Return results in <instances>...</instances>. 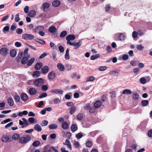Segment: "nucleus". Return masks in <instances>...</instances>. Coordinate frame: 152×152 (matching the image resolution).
Listing matches in <instances>:
<instances>
[{
    "instance_id": "obj_1",
    "label": "nucleus",
    "mask_w": 152,
    "mask_h": 152,
    "mask_svg": "<svg viewBox=\"0 0 152 152\" xmlns=\"http://www.w3.org/2000/svg\"><path fill=\"white\" fill-rule=\"evenodd\" d=\"M31 139V137L28 135H26L24 137H21L19 141V142L22 144H26Z\"/></svg>"
},
{
    "instance_id": "obj_2",
    "label": "nucleus",
    "mask_w": 152,
    "mask_h": 152,
    "mask_svg": "<svg viewBox=\"0 0 152 152\" xmlns=\"http://www.w3.org/2000/svg\"><path fill=\"white\" fill-rule=\"evenodd\" d=\"M34 85L36 87H39L44 83L43 79L41 78H39L35 79L33 83Z\"/></svg>"
},
{
    "instance_id": "obj_3",
    "label": "nucleus",
    "mask_w": 152,
    "mask_h": 152,
    "mask_svg": "<svg viewBox=\"0 0 152 152\" xmlns=\"http://www.w3.org/2000/svg\"><path fill=\"white\" fill-rule=\"evenodd\" d=\"M22 37L25 40H31L34 38V36L31 34L25 33L23 35Z\"/></svg>"
},
{
    "instance_id": "obj_4",
    "label": "nucleus",
    "mask_w": 152,
    "mask_h": 152,
    "mask_svg": "<svg viewBox=\"0 0 152 152\" xmlns=\"http://www.w3.org/2000/svg\"><path fill=\"white\" fill-rule=\"evenodd\" d=\"M2 141L3 142H10L12 141V139L10 136L4 135L1 138Z\"/></svg>"
},
{
    "instance_id": "obj_5",
    "label": "nucleus",
    "mask_w": 152,
    "mask_h": 152,
    "mask_svg": "<svg viewBox=\"0 0 152 152\" xmlns=\"http://www.w3.org/2000/svg\"><path fill=\"white\" fill-rule=\"evenodd\" d=\"M50 6V4L47 2L44 3L42 5V7L43 12H47L48 11V8Z\"/></svg>"
},
{
    "instance_id": "obj_6",
    "label": "nucleus",
    "mask_w": 152,
    "mask_h": 152,
    "mask_svg": "<svg viewBox=\"0 0 152 152\" xmlns=\"http://www.w3.org/2000/svg\"><path fill=\"white\" fill-rule=\"evenodd\" d=\"M9 49L6 48H3L0 50V53L3 56H6L8 54Z\"/></svg>"
},
{
    "instance_id": "obj_7",
    "label": "nucleus",
    "mask_w": 152,
    "mask_h": 152,
    "mask_svg": "<svg viewBox=\"0 0 152 152\" xmlns=\"http://www.w3.org/2000/svg\"><path fill=\"white\" fill-rule=\"evenodd\" d=\"M29 94L31 95H34L36 94L37 93V90L34 88H30L28 90Z\"/></svg>"
},
{
    "instance_id": "obj_8",
    "label": "nucleus",
    "mask_w": 152,
    "mask_h": 152,
    "mask_svg": "<svg viewBox=\"0 0 152 152\" xmlns=\"http://www.w3.org/2000/svg\"><path fill=\"white\" fill-rule=\"evenodd\" d=\"M50 92L52 93L60 94H63V91L61 89H54L51 90Z\"/></svg>"
},
{
    "instance_id": "obj_9",
    "label": "nucleus",
    "mask_w": 152,
    "mask_h": 152,
    "mask_svg": "<svg viewBox=\"0 0 152 152\" xmlns=\"http://www.w3.org/2000/svg\"><path fill=\"white\" fill-rule=\"evenodd\" d=\"M56 73L54 71L50 72L48 75V78L49 80L53 79L55 77Z\"/></svg>"
},
{
    "instance_id": "obj_10",
    "label": "nucleus",
    "mask_w": 152,
    "mask_h": 152,
    "mask_svg": "<svg viewBox=\"0 0 152 152\" xmlns=\"http://www.w3.org/2000/svg\"><path fill=\"white\" fill-rule=\"evenodd\" d=\"M102 104V103L101 101L97 100L94 103V105L95 108H97L101 106Z\"/></svg>"
},
{
    "instance_id": "obj_11",
    "label": "nucleus",
    "mask_w": 152,
    "mask_h": 152,
    "mask_svg": "<svg viewBox=\"0 0 152 152\" xmlns=\"http://www.w3.org/2000/svg\"><path fill=\"white\" fill-rule=\"evenodd\" d=\"M20 97L23 101H26L28 99V96L25 93H23L21 94L20 95Z\"/></svg>"
},
{
    "instance_id": "obj_12",
    "label": "nucleus",
    "mask_w": 152,
    "mask_h": 152,
    "mask_svg": "<svg viewBox=\"0 0 152 152\" xmlns=\"http://www.w3.org/2000/svg\"><path fill=\"white\" fill-rule=\"evenodd\" d=\"M42 66V64L41 62L37 63L34 66L35 69L36 70H39Z\"/></svg>"
},
{
    "instance_id": "obj_13",
    "label": "nucleus",
    "mask_w": 152,
    "mask_h": 152,
    "mask_svg": "<svg viewBox=\"0 0 152 152\" xmlns=\"http://www.w3.org/2000/svg\"><path fill=\"white\" fill-rule=\"evenodd\" d=\"M57 66L58 69L61 71L63 72L65 70V68L63 65L61 63H58Z\"/></svg>"
},
{
    "instance_id": "obj_14",
    "label": "nucleus",
    "mask_w": 152,
    "mask_h": 152,
    "mask_svg": "<svg viewBox=\"0 0 152 152\" xmlns=\"http://www.w3.org/2000/svg\"><path fill=\"white\" fill-rule=\"evenodd\" d=\"M63 144L67 146V147L70 150H71L72 149V146L71 143L68 139H66L65 140V142Z\"/></svg>"
},
{
    "instance_id": "obj_15",
    "label": "nucleus",
    "mask_w": 152,
    "mask_h": 152,
    "mask_svg": "<svg viewBox=\"0 0 152 152\" xmlns=\"http://www.w3.org/2000/svg\"><path fill=\"white\" fill-rule=\"evenodd\" d=\"M49 67L47 66H43L41 69V71L42 73L43 74H46L49 71Z\"/></svg>"
},
{
    "instance_id": "obj_16",
    "label": "nucleus",
    "mask_w": 152,
    "mask_h": 152,
    "mask_svg": "<svg viewBox=\"0 0 152 152\" xmlns=\"http://www.w3.org/2000/svg\"><path fill=\"white\" fill-rule=\"evenodd\" d=\"M29 58L28 57L24 56L21 61V64H26Z\"/></svg>"
},
{
    "instance_id": "obj_17",
    "label": "nucleus",
    "mask_w": 152,
    "mask_h": 152,
    "mask_svg": "<svg viewBox=\"0 0 152 152\" xmlns=\"http://www.w3.org/2000/svg\"><path fill=\"white\" fill-rule=\"evenodd\" d=\"M40 75V72L39 71H36L34 72L32 74V76L34 77L37 78Z\"/></svg>"
},
{
    "instance_id": "obj_18",
    "label": "nucleus",
    "mask_w": 152,
    "mask_h": 152,
    "mask_svg": "<svg viewBox=\"0 0 152 152\" xmlns=\"http://www.w3.org/2000/svg\"><path fill=\"white\" fill-rule=\"evenodd\" d=\"M61 2L58 0H55L52 3V5L54 7H58L60 4Z\"/></svg>"
},
{
    "instance_id": "obj_19",
    "label": "nucleus",
    "mask_w": 152,
    "mask_h": 152,
    "mask_svg": "<svg viewBox=\"0 0 152 152\" xmlns=\"http://www.w3.org/2000/svg\"><path fill=\"white\" fill-rule=\"evenodd\" d=\"M69 124L66 121H64L61 124V126L63 129H66L69 127Z\"/></svg>"
},
{
    "instance_id": "obj_20",
    "label": "nucleus",
    "mask_w": 152,
    "mask_h": 152,
    "mask_svg": "<svg viewBox=\"0 0 152 152\" xmlns=\"http://www.w3.org/2000/svg\"><path fill=\"white\" fill-rule=\"evenodd\" d=\"M57 30L56 27L54 26H51L49 27L48 29L49 31L51 33H53Z\"/></svg>"
},
{
    "instance_id": "obj_21",
    "label": "nucleus",
    "mask_w": 152,
    "mask_h": 152,
    "mask_svg": "<svg viewBox=\"0 0 152 152\" xmlns=\"http://www.w3.org/2000/svg\"><path fill=\"white\" fill-rule=\"evenodd\" d=\"M20 138V135L18 133L14 134L12 137V139L15 140H19Z\"/></svg>"
},
{
    "instance_id": "obj_22",
    "label": "nucleus",
    "mask_w": 152,
    "mask_h": 152,
    "mask_svg": "<svg viewBox=\"0 0 152 152\" xmlns=\"http://www.w3.org/2000/svg\"><path fill=\"white\" fill-rule=\"evenodd\" d=\"M34 129L38 132H40L42 130L41 126L39 124H36L34 126Z\"/></svg>"
},
{
    "instance_id": "obj_23",
    "label": "nucleus",
    "mask_w": 152,
    "mask_h": 152,
    "mask_svg": "<svg viewBox=\"0 0 152 152\" xmlns=\"http://www.w3.org/2000/svg\"><path fill=\"white\" fill-rule=\"evenodd\" d=\"M36 14V13L35 11L34 10H32L29 11L28 14V15L32 18L34 17L35 16Z\"/></svg>"
},
{
    "instance_id": "obj_24",
    "label": "nucleus",
    "mask_w": 152,
    "mask_h": 152,
    "mask_svg": "<svg viewBox=\"0 0 152 152\" xmlns=\"http://www.w3.org/2000/svg\"><path fill=\"white\" fill-rule=\"evenodd\" d=\"M44 29L43 26H39L36 27L34 29V31L35 32H38V31H42Z\"/></svg>"
},
{
    "instance_id": "obj_25",
    "label": "nucleus",
    "mask_w": 152,
    "mask_h": 152,
    "mask_svg": "<svg viewBox=\"0 0 152 152\" xmlns=\"http://www.w3.org/2000/svg\"><path fill=\"white\" fill-rule=\"evenodd\" d=\"M75 36L73 34H69L66 37V39L73 40L75 39Z\"/></svg>"
},
{
    "instance_id": "obj_26",
    "label": "nucleus",
    "mask_w": 152,
    "mask_h": 152,
    "mask_svg": "<svg viewBox=\"0 0 152 152\" xmlns=\"http://www.w3.org/2000/svg\"><path fill=\"white\" fill-rule=\"evenodd\" d=\"M76 109V107L75 106H73L69 109V113L71 115L73 114L75 111Z\"/></svg>"
},
{
    "instance_id": "obj_27",
    "label": "nucleus",
    "mask_w": 152,
    "mask_h": 152,
    "mask_svg": "<svg viewBox=\"0 0 152 152\" xmlns=\"http://www.w3.org/2000/svg\"><path fill=\"white\" fill-rule=\"evenodd\" d=\"M28 112L26 110H24L23 112H19L18 114V115L21 117L23 116V115H26L28 114Z\"/></svg>"
},
{
    "instance_id": "obj_28",
    "label": "nucleus",
    "mask_w": 152,
    "mask_h": 152,
    "mask_svg": "<svg viewBox=\"0 0 152 152\" xmlns=\"http://www.w3.org/2000/svg\"><path fill=\"white\" fill-rule=\"evenodd\" d=\"M35 61V58H31L27 62V66H31L34 63Z\"/></svg>"
},
{
    "instance_id": "obj_29",
    "label": "nucleus",
    "mask_w": 152,
    "mask_h": 152,
    "mask_svg": "<svg viewBox=\"0 0 152 152\" xmlns=\"http://www.w3.org/2000/svg\"><path fill=\"white\" fill-rule=\"evenodd\" d=\"M10 56L12 57H15L16 55L17 52L14 49H12L10 51Z\"/></svg>"
},
{
    "instance_id": "obj_30",
    "label": "nucleus",
    "mask_w": 152,
    "mask_h": 152,
    "mask_svg": "<svg viewBox=\"0 0 152 152\" xmlns=\"http://www.w3.org/2000/svg\"><path fill=\"white\" fill-rule=\"evenodd\" d=\"M58 126L56 124H52L48 126L49 128L50 129H54L57 128Z\"/></svg>"
},
{
    "instance_id": "obj_31",
    "label": "nucleus",
    "mask_w": 152,
    "mask_h": 152,
    "mask_svg": "<svg viewBox=\"0 0 152 152\" xmlns=\"http://www.w3.org/2000/svg\"><path fill=\"white\" fill-rule=\"evenodd\" d=\"M8 103L9 105L12 106L14 104V101L12 97L9 98L7 100Z\"/></svg>"
},
{
    "instance_id": "obj_32",
    "label": "nucleus",
    "mask_w": 152,
    "mask_h": 152,
    "mask_svg": "<svg viewBox=\"0 0 152 152\" xmlns=\"http://www.w3.org/2000/svg\"><path fill=\"white\" fill-rule=\"evenodd\" d=\"M122 93L123 94L129 95L132 93V91L129 89H126L123 91Z\"/></svg>"
},
{
    "instance_id": "obj_33",
    "label": "nucleus",
    "mask_w": 152,
    "mask_h": 152,
    "mask_svg": "<svg viewBox=\"0 0 152 152\" xmlns=\"http://www.w3.org/2000/svg\"><path fill=\"white\" fill-rule=\"evenodd\" d=\"M82 42V41L80 40L76 42L75 46L74 49L75 50L77 49L81 45Z\"/></svg>"
},
{
    "instance_id": "obj_34",
    "label": "nucleus",
    "mask_w": 152,
    "mask_h": 152,
    "mask_svg": "<svg viewBox=\"0 0 152 152\" xmlns=\"http://www.w3.org/2000/svg\"><path fill=\"white\" fill-rule=\"evenodd\" d=\"M71 129L72 131L74 132L77 130V125L73 124L72 125L71 127Z\"/></svg>"
},
{
    "instance_id": "obj_35",
    "label": "nucleus",
    "mask_w": 152,
    "mask_h": 152,
    "mask_svg": "<svg viewBox=\"0 0 152 152\" xmlns=\"http://www.w3.org/2000/svg\"><path fill=\"white\" fill-rule=\"evenodd\" d=\"M99 57L100 55L99 54H96L91 56L90 57V59L91 60H94L99 58Z\"/></svg>"
},
{
    "instance_id": "obj_36",
    "label": "nucleus",
    "mask_w": 152,
    "mask_h": 152,
    "mask_svg": "<svg viewBox=\"0 0 152 152\" xmlns=\"http://www.w3.org/2000/svg\"><path fill=\"white\" fill-rule=\"evenodd\" d=\"M125 36L122 33H120L118 35V39L121 41L124 40V39Z\"/></svg>"
},
{
    "instance_id": "obj_37",
    "label": "nucleus",
    "mask_w": 152,
    "mask_h": 152,
    "mask_svg": "<svg viewBox=\"0 0 152 152\" xmlns=\"http://www.w3.org/2000/svg\"><path fill=\"white\" fill-rule=\"evenodd\" d=\"M34 40L35 42H38L39 43L42 44L44 45L45 44V41L44 40H42V39L37 38L35 39Z\"/></svg>"
},
{
    "instance_id": "obj_38",
    "label": "nucleus",
    "mask_w": 152,
    "mask_h": 152,
    "mask_svg": "<svg viewBox=\"0 0 152 152\" xmlns=\"http://www.w3.org/2000/svg\"><path fill=\"white\" fill-rule=\"evenodd\" d=\"M28 49L27 48H26L23 52L24 56L28 57H30V55L28 53Z\"/></svg>"
},
{
    "instance_id": "obj_39",
    "label": "nucleus",
    "mask_w": 152,
    "mask_h": 152,
    "mask_svg": "<svg viewBox=\"0 0 152 152\" xmlns=\"http://www.w3.org/2000/svg\"><path fill=\"white\" fill-rule=\"evenodd\" d=\"M65 58L66 60H68L70 58L69 55V49L67 48L66 51V53L65 55Z\"/></svg>"
},
{
    "instance_id": "obj_40",
    "label": "nucleus",
    "mask_w": 152,
    "mask_h": 152,
    "mask_svg": "<svg viewBox=\"0 0 152 152\" xmlns=\"http://www.w3.org/2000/svg\"><path fill=\"white\" fill-rule=\"evenodd\" d=\"M67 34V31H63L61 32L60 35V37L61 38L64 37Z\"/></svg>"
},
{
    "instance_id": "obj_41",
    "label": "nucleus",
    "mask_w": 152,
    "mask_h": 152,
    "mask_svg": "<svg viewBox=\"0 0 152 152\" xmlns=\"http://www.w3.org/2000/svg\"><path fill=\"white\" fill-rule=\"evenodd\" d=\"M139 97V94L137 93H135L133 94L132 99L134 100H137Z\"/></svg>"
},
{
    "instance_id": "obj_42",
    "label": "nucleus",
    "mask_w": 152,
    "mask_h": 152,
    "mask_svg": "<svg viewBox=\"0 0 152 152\" xmlns=\"http://www.w3.org/2000/svg\"><path fill=\"white\" fill-rule=\"evenodd\" d=\"M40 144V142L38 140H36L34 141L32 143V145L35 147L39 146Z\"/></svg>"
},
{
    "instance_id": "obj_43",
    "label": "nucleus",
    "mask_w": 152,
    "mask_h": 152,
    "mask_svg": "<svg viewBox=\"0 0 152 152\" xmlns=\"http://www.w3.org/2000/svg\"><path fill=\"white\" fill-rule=\"evenodd\" d=\"M149 103V102L148 100H143L141 102V104L142 105L144 106H147Z\"/></svg>"
},
{
    "instance_id": "obj_44",
    "label": "nucleus",
    "mask_w": 152,
    "mask_h": 152,
    "mask_svg": "<svg viewBox=\"0 0 152 152\" xmlns=\"http://www.w3.org/2000/svg\"><path fill=\"white\" fill-rule=\"evenodd\" d=\"M14 99L16 102H19L20 100V97L18 95H15L14 97Z\"/></svg>"
},
{
    "instance_id": "obj_45",
    "label": "nucleus",
    "mask_w": 152,
    "mask_h": 152,
    "mask_svg": "<svg viewBox=\"0 0 152 152\" xmlns=\"http://www.w3.org/2000/svg\"><path fill=\"white\" fill-rule=\"evenodd\" d=\"M23 52H20L18 54L17 58L18 60H19L20 59H21L23 57Z\"/></svg>"
},
{
    "instance_id": "obj_46",
    "label": "nucleus",
    "mask_w": 152,
    "mask_h": 152,
    "mask_svg": "<svg viewBox=\"0 0 152 152\" xmlns=\"http://www.w3.org/2000/svg\"><path fill=\"white\" fill-rule=\"evenodd\" d=\"M48 123V121L47 120H44L42 121L40 124V125L42 126H47Z\"/></svg>"
},
{
    "instance_id": "obj_47",
    "label": "nucleus",
    "mask_w": 152,
    "mask_h": 152,
    "mask_svg": "<svg viewBox=\"0 0 152 152\" xmlns=\"http://www.w3.org/2000/svg\"><path fill=\"white\" fill-rule=\"evenodd\" d=\"M140 83L142 84H145L146 82V79L144 77L140 78Z\"/></svg>"
},
{
    "instance_id": "obj_48",
    "label": "nucleus",
    "mask_w": 152,
    "mask_h": 152,
    "mask_svg": "<svg viewBox=\"0 0 152 152\" xmlns=\"http://www.w3.org/2000/svg\"><path fill=\"white\" fill-rule=\"evenodd\" d=\"M45 150L47 151V152H52V148L51 147H49L48 146H46L45 147Z\"/></svg>"
},
{
    "instance_id": "obj_49",
    "label": "nucleus",
    "mask_w": 152,
    "mask_h": 152,
    "mask_svg": "<svg viewBox=\"0 0 152 152\" xmlns=\"http://www.w3.org/2000/svg\"><path fill=\"white\" fill-rule=\"evenodd\" d=\"M47 96V94L46 93H43L41 94L38 97L39 98H42L46 97Z\"/></svg>"
},
{
    "instance_id": "obj_50",
    "label": "nucleus",
    "mask_w": 152,
    "mask_h": 152,
    "mask_svg": "<svg viewBox=\"0 0 152 152\" xmlns=\"http://www.w3.org/2000/svg\"><path fill=\"white\" fill-rule=\"evenodd\" d=\"M96 110V108L94 107H92L90 108L89 109V112L90 113H94Z\"/></svg>"
},
{
    "instance_id": "obj_51",
    "label": "nucleus",
    "mask_w": 152,
    "mask_h": 152,
    "mask_svg": "<svg viewBox=\"0 0 152 152\" xmlns=\"http://www.w3.org/2000/svg\"><path fill=\"white\" fill-rule=\"evenodd\" d=\"M86 146L88 148L91 147L92 145V142L89 140H88L86 142Z\"/></svg>"
},
{
    "instance_id": "obj_52",
    "label": "nucleus",
    "mask_w": 152,
    "mask_h": 152,
    "mask_svg": "<svg viewBox=\"0 0 152 152\" xmlns=\"http://www.w3.org/2000/svg\"><path fill=\"white\" fill-rule=\"evenodd\" d=\"M122 58L124 61H125L128 59V56L127 54H125L123 55Z\"/></svg>"
},
{
    "instance_id": "obj_53",
    "label": "nucleus",
    "mask_w": 152,
    "mask_h": 152,
    "mask_svg": "<svg viewBox=\"0 0 152 152\" xmlns=\"http://www.w3.org/2000/svg\"><path fill=\"white\" fill-rule=\"evenodd\" d=\"M23 32V30L22 29L18 28L16 30V32L18 34H21Z\"/></svg>"
},
{
    "instance_id": "obj_54",
    "label": "nucleus",
    "mask_w": 152,
    "mask_h": 152,
    "mask_svg": "<svg viewBox=\"0 0 152 152\" xmlns=\"http://www.w3.org/2000/svg\"><path fill=\"white\" fill-rule=\"evenodd\" d=\"M83 115L81 113L78 114L77 116V119L78 120H81L83 118Z\"/></svg>"
},
{
    "instance_id": "obj_55",
    "label": "nucleus",
    "mask_w": 152,
    "mask_h": 152,
    "mask_svg": "<svg viewBox=\"0 0 152 152\" xmlns=\"http://www.w3.org/2000/svg\"><path fill=\"white\" fill-rule=\"evenodd\" d=\"M110 8V7L109 4H107L105 7V11L106 12H109Z\"/></svg>"
},
{
    "instance_id": "obj_56",
    "label": "nucleus",
    "mask_w": 152,
    "mask_h": 152,
    "mask_svg": "<svg viewBox=\"0 0 152 152\" xmlns=\"http://www.w3.org/2000/svg\"><path fill=\"white\" fill-rule=\"evenodd\" d=\"M137 48L139 50H142L143 49L144 47L141 44H140L137 46Z\"/></svg>"
},
{
    "instance_id": "obj_57",
    "label": "nucleus",
    "mask_w": 152,
    "mask_h": 152,
    "mask_svg": "<svg viewBox=\"0 0 152 152\" xmlns=\"http://www.w3.org/2000/svg\"><path fill=\"white\" fill-rule=\"evenodd\" d=\"M83 134L80 133H78L76 134V137L78 139L81 138L83 136Z\"/></svg>"
},
{
    "instance_id": "obj_58",
    "label": "nucleus",
    "mask_w": 152,
    "mask_h": 152,
    "mask_svg": "<svg viewBox=\"0 0 152 152\" xmlns=\"http://www.w3.org/2000/svg\"><path fill=\"white\" fill-rule=\"evenodd\" d=\"M48 89V86L45 85H43L42 87V90L44 91H47Z\"/></svg>"
},
{
    "instance_id": "obj_59",
    "label": "nucleus",
    "mask_w": 152,
    "mask_h": 152,
    "mask_svg": "<svg viewBox=\"0 0 152 152\" xmlns=\"http://www.w3.org/2000/svg\"><path fill=\"white\" fill-rule=\"evenodd\" d=\"M29 10V7L28 6H26L24 8V11L26 13H28Z\"/></svg>"
},
{
    "instance_id": "obj_60",
    "label": "nucleus",
    "mask_w": 152,
    "mask_h": 152,
    "mask_svg": "<svg viewBox=\"0 0 152 152\" xmlns=\"http://www.w3.org/2000/svg\"><path fill=\"white\" fill-rule=\"evenodd\" d=\"M12 121V120L10 118H8L5 120H4L3 121H2L1 122V124H4V123H7L9 121Z\"/></svg>"
},
{
    "instance_id": "obj_61",
    "label": "nucleus",
    "mask_w": 152,
    "mask_h": 152,
    "mask_svg": "<svg viewBox=\"0 0 152 152\" xmlns=\"http://www.w3.org/2000/svg\"><path fill=\"white\" fill-rule=\"evenodd\" d=\"M9 15H7L4 16L3 17V18L2 19L1 21L2 22L6 20H7L8 18L9 17Z\"/></svg>"
},
{
    "instance_id": "obj_62",
    "label": "nucleus",
    "mask_w": 152,
    "mask_h": 152,
    "mask_svg": "<svg viewBox=\"0 0 152 152\" xmlns=\"http://www.w3.org/2000/svg\"><path fill=\"white\" fill-rule=\"evenodd\" d=\"M90 105L89 104H86L84 106V108L87 110H88L89 108H90Z\"/></svg>"
},
{
    "instance_id": "obj_63",
    "label": "nucleus",
    "mask_w": 152,
    "mask_h": 152,
    "mask_svg": "<svg viewBox=\"0 0 152 152\" xmlns=\"http://www.w3.org/2000/svg\"><path fill=\"white\" fill-rule=\"evenodd\" d=\"M132 37L134 38H136L137 37V32L135 31H134L132 32Z\"/></svg>"
},
{
    "instance_id": "obj_64",
    "label": "nucleus",
    "mask_w": 152,
    "mask_h": 152,
    "mask_svg": "<svg viewBox=\"0 0 152 152\" xmlns=\"http://www.w3.org/2000/svg\"><path fill=\"white\" fill-rule=\"evenodd\" d=\"M107 68L106 66H101L99 67V70L100 71H102L105 70Z\"/></svg>"
}]
</instances>
